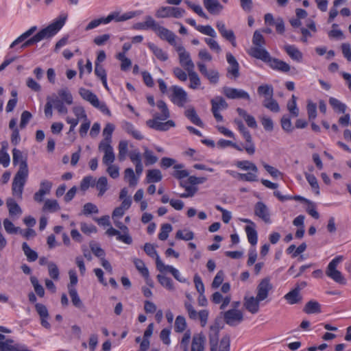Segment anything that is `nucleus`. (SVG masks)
<instances>
[{
  "mask_svg": "<svg viewBox=\"0 0 351 351\" xmlns=\"http://www.w3.org/2000/svg\"><path fill=\"white\" fill-rule=\"evenodd\" d=\"M68 17V14L63 13L60 14L53 23L47 27L39 31L33 37L25 41L21 46V49L37 43L44 39L51 38L63 27Z\"/></svg>",
  "mask_w": 351,
  "mask_h": 351,
  "instance_id": "obj_1",
  "label": "nucleus"
},
{
  "mask_svg": "<svg viewBox=\"0 0 351 351\" xmlns=\"http://www.w3.org/2000/svg\"><path fill=\"white\" fill-rule=\"evenodd\" d=\"M28 169L23 163L21 168L18 170L14 176L12 186V194L19 199L22 198L23 187L28 176Z\"/></svg>",
  "mask_w": 351,
  "mask_h": 351,
  "instance_id": "obj_2",
  "label": "nucleus"
},
{
  "mask_svg": "<svg viewBox=\"0 0 351 351\" xmlns=\"http://www.w3.org/2000/svg\"><path fill=\"white\" fill-rule=\"evenodd\" d=\"M343 260L342 256H338L332 259L328 264L326 274L327 276L332 279L335 282L340 285H346V280L342 275L341 272L337 269V265Z\"/></svg>",
  "mask_w": 351,
  "mask_h": 351,
  "instance_id": "obj_3",
  "label": "nucleus"
},
{
  "mask_svg": "<svg viewBox=\"0 0 351 351\" xmlns=\"http://www.w3.org/2000/svg\"><path fill=\"white\" fill-rule=\"evenodd\" d=\"M184 308L189 319L192 320L199 319L202 327L206 325L209 314L208 310L204 309L197 312L190 302H184Z\"/></svg>",
  "mask_w": 351,
  "mask_h": 351,
  "instance_id": "obj_4",
  "label": "nucleus"
},
{
  "mask_svg": "<svg viewBox=\"0 0 351 351\" xmlns=\"http://www.w3.org/2000/svg\"><path fill=\"white\" fill-rule=\"evenodd\" d=\"M185 14V10L178 7L162 6L156 11L155 16L158 19L173 17L176 19L182 18Z\"/></svg>",
  "mask_w": 351,
  "mask_h": 351,
  "instance_id": "obj_5",
  "label": "nucleus"
},
{
  "mask_svg": "<svg viewBox=\"0 0 351 351\" xmlns=\"http://www.w3.org/2000/svg\"><path fill=\"white\" fill-rule=\"evenodd\" d=\"M172 94L171 96V101L179 107H184L188 101L186 92L178 86L171 87Z\"/></svg>",
  "mask_w": 351,
  "mask_h": 351,
  "instance_id": "obj_6",
  "label": "nucleus"
},
{
  "mask_svg": "<svg viewBox=\"0 0 351 351\" xmlns=\"http://www.w3.org/2000/svg\"><path fill=\"white\" fill-rule=\"evenodd\" d=\"M176 51L179 55L180 64L188 72L190 70L194 69L195 65L193 62L190 54L186 51L184 47L182 45H178L176 47Z\"/></svg>",
  "mask_w": 351,
  "mask_h": 351,
  "instance_id": "obj_7",
  "label": "nucleus"
},
{
  "mask_svg": "<svg viewBox=\"0 0 351 351\" xmlns=\"http://www.w3.org/2000/svg\"><path fill=\"white\" fill-rule=\"evenodd\" d=\"M224 322L230 326H236L243 320V313L238 309H230L223 314Z\"/></svg>",
  "mask_w": 351,
  "mask_h": 351,
  "instance_id": "obj_8",
  "label": "nucleus"
},
{
  "mask_svg": "<svg viewBox=\"0 0 351 351\" xmlns=\"http://www.w3.org/2000/svg\"><path fill=\"white\" fill-rule=\"evenodd\" d=\"M212 104L211 111L217 121H222L223 117L219 112L221 110H226L228 107V103L222 97H216L210 101Z\"/></svg>",
  "mask_w": 351,
  "mask_h": 351,
  "instance_id": "obj_9",
  "label": "nucleus"
},
{
  "mask_svg": "<svg viewBox=\"0 0 351 351\" xmlns=\"http://www.w3.org/2000/svg\"><path fill=\"white\" fill-rule=\"evenodd\" d=\"M226 60L228 63L226 76L230 79H237L240 75L239 64L231 53H226Z\"/></svg>",
  "mask_w": 351,
  "mask_h": 351,
  "instance_id": "obj_10",
  "label": "nucleus"
},
{
  "mask_svg": "<svg viewBox=\"0 0 351 351\" xmlns=\"http://www.w3.org/2000/svg\"><path fill=\"white\" fill-rule=\"evenodd\" d=\"M198 69L201 74L206 78L210 84H215L219 82V73L216 69H208L206 64L202 62L197 63Z\"/></svg>",
  "mask_w": 351,
  "mask_h": 351,
  "instance_id": "obj_11",
  "label": "nucleus"
},
{
  "mask_svg": "<svg viewBox=\"0 0 351 351\" xmlns=\"http://www.w3.org/2000/svg\"><path fill=\"white\" fill-rule=\"evenodd\" d=\"M222 93L227 98L230 99H243L247 101L250 100L248 93L242 89L224 86Z\"/></svg>",
  "mask_w": 351,
  "mask_h": 351,
  "instance_id": "obj_12",
  "label": "nucleus"
},
{
  "mask_svg": "<svg viewBox=\"0 0 351 351\" xmlns=\"http://www.w3.org/2000/svg\"><path fill=\"white\" fill-rule=\"evenodd\" d=\"M273 286L270 282L269 278L262 279L256 287V297L258 299L263 301L266 300L269 295V291L272 289Z\"/></svg>",
  "mask_w": 351,
  "mask_h": 351,
  "instance_id": "obj_13",
  "label": "nucleus"
},
{
  "mask_svg": "<svg viewBox=\"0 0 351 351\" xmlns=\"http://www.w3.org/2000/svg\"><path fill=\"white\" fill-rule=\"evenodd\" d=\"M98 149L104 153L102 162L105 165H109L114 162L115 154L111 143H99Z\"/></svg>",
  "mask_w": 351,
  "mask_h": 351,
  "instance_id": "obj_14",
  "label": "nucleus"
},
{
  "mask_svg": "<svg viewBox=\"0 0 351 351\" xmlns=\"http://www.w3.org/2000/svg\"><path fill=\"white\" fill-rule=\"evenodd\" d=\"M160 119L154 117L152 119H149L146 121V124L150 128L158 131H167L170 128L175 127V122L172 120H168L166 122L160 121Z\"/></svg>",
  "mask_w": 351,
  "mask_h": 351,
  "instance_id": "obj_15",
  "label": "nucleus"
},
{
  "mask_svg": "<svg viewBox=\"0 0 351 351\" xmlns=\"http://www.w3.org/2000/svg\"><path fill=\"white\" fill-rule=\"evenodd\" d=\"M220 327L218 323H215L209 328L208 338L210 351H218V341Z\"/></svg>",
  "mask_w": 351,
  "mask_h": 351,
  "instance_id": "obj_16",
  "label": "nucleus"
},
{
  "mask_svg": "<svg viewBox=\"0 0 351 351\" xmlns=\"http://www.w3.org/2000/svg\"><path fill=\"white\" fill-rule=\"evenodd\" d=\"M261 300L256 296H245L243 298L244 308L252 314H256L260 309Z\"/></svg>",
  "mask_w": 351,
  "mask_h": 351,
  "instance_id": "obj_17",
  "label": "nucleus"
},
{
  "mask_svg": "<svg viewBox=\"0 0 351 351\" xmlns=\"http://www.w3.org/2000/svg\"><path fill=\"white\" fill-rule=\"evenodd\" d=\"M248 53L252 57L261 60L266 63H268L271 58L268 51L263 46L251 47Z\"/></svg>",
  "mask_w": 351,
  "mask_h": 351,
  "instance_id": "obj_18",
  "label": "nucleus"
},
{
  "mask_svg": "<svg viewBox=\"0 0 351 351\" xmlns=\"http://www.w3.org/2000/svg\"><path fill=\"white\" fill-rule=\"evenodd\" d=\"M216 27L223 38L230 42L233 47L237 46L236 37L232 30L227 29L222 21H217Z\"/></svg>",
  "mask_w": 351,
  "mask_h": 351,
  "instance_id": "obj_19",
  "label": "nucleus"
},
{
  "mask_svg": "<svg viewBox=\"0 0 351 351\" xmlns=\"http://www.w3.org/2000/svg\"><path fill=\"white\" fill-rule=\"evenodd\" d=\"M254 214L261 219L264 222H271L270 214L267 206L262 202H258L254 206Z\"/></svg>",
  "mask_w": 351,
  "mask_h": 351,
  "instance_id": "obj_20",
  "label": "nucleus"
},
{
  "mask_svg": "<svg viewBox=\"0 0 351 351\" xmlns=\"http://www.w3.org/2000/svg\"><path fill=\"white\" fill-rule=\"evenodd\" d=\"M157 269L160 272H164L167 271H169L173 275V276L179 282H185L186 281V279L185 278L181 276L178 269H175L172 266L165 265L160 260V258H157Z\"/></svg>",
  "mask_w": 351,
  "mask_h": 351,
  "instance_id": "obj_21",
  "label": "nucleus"
},
{
  "mask_svg": "<svg viewBox=\"0 0 351 351\" xmlns=\"http://www.w3.org/2000/svg\"><path fill=\"white\" fill-rule=\"evenodd\" d=\"M114 225L120 229L123 234L122 236L117 237V239L123 242L125 244L130 245L132 243V238L129 234L128 228L117 218L113 219Z\"/></svg>",
  "mask_w": 351,
  "mask_h": 351,
  "instance_id": "obj_22",
  "label": "nucleus"
},
{
  "mask_svg": "<svg viewBox=\"0 0 351 351\" xmlns=\"http://www.w3.org/2000/svg\"><path fill=\"white\" fill-rule=\"evenodd\" d=\"M156 33L161 39L167 40L170 45H173L175 47L178 46L176 43V36L168 29L160 25Z\"/></svg>",
  "mask_w": 351,
  "mask_h": 351,
  "instance_id": "obj_23",
  "label": "nucleus"
},
{
  "mask_svg": "<svg viewBox=\"0 0 351 351\" xmlns=\"http://www.w3.org/2000/svg\"><path fill=\"white\" fill-rule=\"evenodd\" d=\"M134 16L135 13L133 12H126L122 15H121L119 12H114L110 14L108 16L104 17V19L106 24H107L112 21H115L116 22L125 21L133 18Z\"/></svg>",
  "mask_w": 351,
  "mask_h": 351,
  "instance_id": "obj_24",
  "label": "nucleus"
},
{
  "mask_svg": "<svg viewBox=\"0 0 351 351\" xmlns=\"http://www.w3.org/2000/svg\"><path fill=\"white\" fill-rule=\"evenodd\" d=\"M12 339H5V335L0 333V350L1 351H23L19 345L13 344Z\"/></svg>",
  "mask_w": 351,
  "mask_h": 351,
  "instance_id": "obj_25",
  "label": "nucleus"
},
{
  "mask_svg": "<svg viewBox=\"0 0 351 351\" xmlns=\"http://www.w3.org/2000/svg\"><path fill=\"white\" fill-rule=\"evenodd\" d=\"M203 4L211 14H218L223 9V6L217 0H203Z\"/></svg>",
  "mask_w": 351,
  "mask_h": 351,
  "instance_id": "obj_26",
  "label": "nucleus"
},
{
  "mask_svg": "<svg viewBox=\"0 0 351 351\" xmlns=\"http://www.w3.org/2000/svg\"><path fill=\"white\" fill-rule=\"evenodd\" d=\"M300 287H296L295 289L287 293L285 296V299L289 304H294L301 302L302 297L300 293Z\"/></svg>",
  "mask_w": 351,
  "mask_h": 351,
  "instance_id": "obj_27",
  "label": "nucleus"
},
{
  "mask_svg": "<svg viewBox=\"0 0 351 351\" xmlns=\"http://www.w3.org/2000/svg\"><path fill=\"white\" fill-rule=\"evenodd\" d=\"M267 64L273 69L281 72L287 73L290 70V66L287 63L277 58H271Z\"/></svg>",
  "mask_w": 351,
  "mask_h": 351,
  "instance_id": "obj_28",
  "label": "nucleus"
},
{
  "mask_svg": "<svg viewBox=\"0 0 351 351\" xmlns=\"http://www.w3.org/2000/svg\"><path fill=\"white\" fill-rule=\"evenodd\" d=\"M205 336L202 333L195 335L193 337L191 351H204Z\"/></svg>",
  "mask_w": 351,
  "mask_h": 351,
  "instance_id": "obj_29",
  "label": "nucleus"
},
{
  "mask_svg": "<svg viewBox=\"0 0 351 351\" xmlns=\"http://www.w3.org/2000/svg\"><path fill=\"white\" fill-rule=\"evenodd\" d=\"M285 50L292 60L299 62L302 61V53L294 45H286L285 46Z\"/></svg>",
  "mask_w": 351,
  "mask_h": 351,
  "instance_id": "obj_30",
  "label": "nucleus"
},
{
  "mask_svg": "<svg viewBox=\"0 0 351 351\" xmlns=\"http://www.w3.org/2000/svg\"><path fill=\"white\" fill-rule=\"evenodd\" d=\"M156 106L160 110V113L155 114L154 117L162 121L167 119L170 117V113L166 103L162 100H160L157 101Z\"/></svg>",
  "mask_w": 351,
  "mask_h": 351,
  "instance_id": "obj_31",
  "label": "nucleus"
},
{
  "mask_svg": "<svg viewBox=\"0 0 351 351\" xmlns=\"http://www.w3.org/2000/svg\"><path fill=\"white\" fill-rule=\"evenodd\" d=\"M79 94L83 99L89 102L92 106L97 101V96L90 90L84 88H80L79 89Z\"/></svg>",
  "mask_w": 351,
  "mask_h": 351,
  "instance_id": "obj_32",
  "label": "nucleus"
},
{
  "mask_svg": "<svg viewBox=\"0 0 351 351\" xmlns=\"http://www.w3.org/2000/svg\"><path fill=\"white\" fill-rule=\"evenodd\" d=\"M243 138L245 140L247 144L244 147L246 152L250 155H253L255 152V145L253 143L252 136L250 131L247 130L242 133Z\"/></svg>",
  "mask_w": 351,
  "mask_h": 351,
  "instance_id": "obj_33",
  "label": "nucleus"
},
{
  "mask_svg": "<svg viewBox=\"0 0 351 351\" xmlns=\"http://www.w3.org/2000/svg\"><path fill=\"white\" fill-rule=\"evenodd\" d=\"M184 115L194 124L197 126L202 127L203 123L199 119L193 107L189 108L185 112Z\"/></svg>",
  "mask_w": 351,
  "mask_h": 351,
  "instance_id": "obj_34",
  "label": "nucleus"
},
{
  "mask_svg": "<svg viewBox=\"0 0 351 351\" xmlns=\"http://www.w3.org/2000/svg\"><path fill=\"white\" fill-rule=\"evenodd\" d=\"M303 311L306 314L319 313L322 311L321 306L317 301L310 300L305 304Z\"/></svg>",
  "mask_w": 351,
  "mask_h": 351,
  "instance_id": "obj_35",
  "label": "nucleus"
},
{
  "mask_svg": "<svg viewBox=\"0 0 351 351\" xmlns=\"http://www.w3.org/2000/svg\"><path fill=\"white\" fill-rule=\"evenodd\" d=\"M237 112L241 117H242L244 119L247 125L250 128H257L256 121L253 116L248 114L245 110H243L241 108H237Z\"/></svg>",
  "mask_w": 351,
  "mask_h": 351,
  "instance_id": "obj_36",
  "label": "nucleus"
},
{
  "mask_svg": "<svg viewBox=\"0 0 351 351\" xmlns=\"http://www.w3.org/2000/svg\"><path fill=\"white\" fill-rule=\"evenodd\" d=\"M6 205L8 208L9 214L11 216L19 215L22 213V210L19 204L12 198H8L6 200Z\"/></svg>",
  "mask_w": 351,
  "mask_h": 351,
  "instance_id": "obj_37",
  "label": "nucleus"
},
{
  "mask_svg": "<svg viewBox=\"0 0 351 351\" xmlns=\"http://www.w3.org/2000/svg\"><path fill=\"white\" fill-rule=\"evenodd\" d=\"M114 130V125L110 123H107L103 130V136L104 138L99 143H111L112 134Z\"/></svg>",
  "mask_w": 351,
  "mask_h": 351,
  "instance_id": "obj_38",
  "label": "nucleus"
},
{
  "mask_svg": "<svg viewBox=\"0 0 351 351\" xmlns=\"http://www.w3.org/2000/svg\"><path fill=\"white\" fill-rule=\"evenodd\" d=\"M162 178L161 171L159 169H151L147 171L146 181L147 183L158 182Z\"/></svg>",
  "mask_w": 351,
  "mask_h": 351,
  "instance_id": "obj_39",
  "label": "nucleus"
},
{
  "mask_svg": "<svg viewBox=\"0 0 351 351\" xmlns=\"http://www.w3.org/2000/svg\"><path fill=\"white\" fill-rule=\"evenodd\" d=\"M187 73L191 82L189 87L192 89L198 88L201 85V80L198 74L194 71V69L190 70Z\"/></svg>",
  "mask_w": 351,
  "mask_h": 351,
  "instance_id": "obj_40",
  "label": "nucleus"
},
{
  "mask_svg": "<svg viewBox=\"0 0 351 351\" xmlns=\"http://www.w3.org/2000/svg\"><path fill=\"white\" fill-rule=\"evenodd\" d=\"M235 165L244 171H252L254 172H258V168L254 163L249 160H239L237 161Z\"/></svg>",
  "mask_w": 351,
  "mask_h": 351,
  "instance_id": "obj_41",
  "label": "nucleus"
},
{
  "mask_svg": "<svg viewBox=\"0 0 351 351\" xmlns=\"http://www.w3.org/2000/svg\"><path fill=\"white\" fill-rule=\"evenodd\" d=\"M123 128L126 132L131 134L134 138L137 140H141L143 138V136L141 134V133L137 130L132 123L125 122L123 124Z\"/></svg>",
  "mask_w": 351,
  "mask_h": 351,
  "instance_id": "obj_42",
  "label": "nucleus"
},
{
  "mask_svg": "<svg viewBox=\"0 0 351 351\" xmlns=\"http://www.w3.org/2000/svg\"><path fill=\"white\" fill-rule=\"evenodd\" d=\"M37 29L36 26H33L30 29H29L27 31L22 34L20 36H19L15 40H14L11 45H10V48L12 49L14 48L16 45L19 44L20 43L25 40L26 38H29L30 36H32Z\"/></svg>",
  "mask_w": 351,
  "mask_h": 351,
  "instance_id": "obj_43",
  "label": "nucleus"
},
{
  "mask_svg": "<svg viewBox=\"0 0 351 351\" xmlns=\"http://www.w3.org/2000/svg\"><path fill=\"white\" fill-rule=\"evenodd\" d=\"M12 160L14 165L19 164V169L21 168V165L23 163L25 164L26 167L28 169L26 160L23 159L22 152L16 148L12 149Z\"/></svg>",
  "mask_w": 351,
  "mask_h": 351,
  "instance_id": "obj_44",
  "label": "nucleus"
},
{
  "mask_svg": "<svg viewBox=\"0 0 351 351\" xmlns=\"http://www.w3.org/2000/svg\"><path fill=\"white\" fill-rule=\"evenodd\" d=\"M258 95H263L265 98H270L274 95V88L270 84H263L258 87Z\"/></svg>",
  "mask_w": 351,
  "mask_h": 351,
  "instance_id": "obj_45",
  "label": "nucleus"
},
{
  "mask_svg": "<svg viewBox=\"0 0 351 351\" xmlns=\"http://www.w3.org/2000/svg\"><path fill=\"white\" fill-rule=\"evenodd\" d=\"M184 165L182 164H178L173 166L175 169L173 176L178 180H182L184 178L189 176V172L185 169H183Z\"/></svg>",
  "mask_w": 351,
  "mask_h": 351,
  "instance_id": "obj_46",
  "label": "nucleus"
},
{
  "mask_svg": "<svg viewBox=\"0 0 351 351\" xmlns=\"http://www.w3.org/2000/svg\"><path fill=\"white\" fill-rule=\"evenodd\" d=\"M245 230L247 234L249 243L252 245H255L257 243L258 234L254 227L247 226L245 228Z\"/></svg>",
  "mask_w": 351,
  "mask_h": 351,
  "instance_id": "obj_47",
  "label": "nucleus"
},
{
  "mask_svg": "<svg viewBox=\"0 0 351 351\" xmlns=\"http://www.w3.org/2000/svg\"><path fill=\"white\" fill-rule=\"evenodd\" d=\"M263 105L269 110L278 112L280 110V107L278 102L273 99V97L270 98H265L263 102Z\"/></svg>",
  "mask_w": 351,
  "mask_h": 351,
  "instance_id": "obj_48",
  "label": "nucleus"
},
{
  "mask_svg": "<svg viewBox=\"0 0 351 351\" xmlns=\"http://www.w3.org/2000/svg\"><path fill=\"white\" fill-rule=\"evenodd\" d=\"M60 209L58 202L55 199H47L45 202L43 210L44 211L56 212Z\"/></svg>",
  "mask_w": 351,
  "mask_h": 351,
  "instance_id": "obj_49",
  "label": "nucleus"
},
{
  "mask_svg": "<svg viewBox=\"0 0 351 351\" xmlns=\"http://www.w3.org/2000/svg\"><path fill=\"white\" fill-rule=\"evenodd\" d=\"M51 101L53 106L60 114H66L68 112L67 108L64 106V101L60 100L58 97H51Z\"/></svg>",
  "mask_w": 351,
  "mask_h": 351,
  "instance_id": "obj_50",
  "label": "nucleus"
},
{
  "mask_svg": "<svg viewBox=\"0 0 351 351\" xmlns=\"http://www.w3.org/2000/svg\"><path fill=\"white\" fill-rule=\"evenodd\" d=\"M149 47L158 60L166 61L168 59L167 54L154 44H149Z\"/></svg>",
  "mask_w": 351,
  "mask_h": 351,
  "instance_id": "obj_51",
  "label": "nucleus"
},
{
  "mask_svg": "<svg viewBox=\"0 0 351 351\" xmlns=\"http://www.w3.org/2000/svg\"><path fill=\"white\" fill-rule=\"evenodd\" d=\"M133 262L136 268L141 274V275L146 279H148L149 271L145 267L144 262L138 258H134Z\"/></svg>",
  "mask_w": 351,
  "mask_h": 351,
  "instance_id": "obj_52",
  "label": "nucleus"
},
{
  "mask_svg": "<svg viewBox=\"0 0 351 351\" xmlns=\"http://www.w3.org/2000/svg\"><path fill=\"white\" fill-rule=\"evenodd\" d=\"M329 104L335 111L339 112L344 113L346 110V106L336 98L330 97Z\"/></svg>",
  "mask_w": 351,
  "mask_h": 351,
  "instance_id": "obj_53",
  "label": "nucleus"
},
{
  "mask_svg": "<svg viewBox=\"0 0 351 351\" xmlns=\"http://www.w3.org/2000/svg\"><path fill=\"white\" fill-rule=\"evenodd\" d=\"M22 249L27 256L28 261H35L38 258V254L32 250L27 243L24 242L22 245Z\"/></svg>",
  "mask_w": 351,
  "mask_h": 351,
  "instance_id": "obj_54",
  "label": "nucleus"
},
{
  "mask_svg": "<svg viewBox=\"0 0 351 351\" xmlns=\"http://www.w3.org/2000/svg\"><path fill=\"white\" fill-rule=\"evenodd\" d=\"M125 179L128 180L129 185L130 186H134L138 183V178L135 176V173L132 168H127L125 171Z\"/></svg>",
  "mask_w": 351,
  "mask_h": 351,
  "instance_id": "obj_55",
  "label": "nucleus"
},
{
  "mask_svg": "<svg viewBox=\"0 0 351 351\" xmlns=\"http://www.w3.org/2000/svg\"><path fill=\"white\" fill-rule=\"evenodd\" d=\"M305 178L316 195L319 194V187L316 177L310 173H305Z\"/></svg>",
  "mask_w": 351,
  "mask_h": 351,
  "instance_id": "obj_56",
  "label": "nucleus"
},
{
  "mask_svg": "<svg viewBox=\"0 0 351 351\" xmlns=\"http://www.w3.org/2000/svg\"><path fill=\"white\" fill-rule=\"evenodd\" d=\"M186 327V319L182 315H178L175 321V330L177 332H183Z\"/></svg>",
  "mask_w": 351,
  "mask_h": 351,
  "instance_id": "obj_57",
  "label": "nucleus"
},
{
  "mask_svg": "<svg viewBox=\"0 0 351 351\" xmlns=\"http://www.w3.org/2000/svg\"><path fill=\"white\" fill-rule=\"evenodd\" d=\"M96 188L99 190V195L101 196L108 189V180L104 176L100 177L97 183Z\"/></svg>",
  "mask_w": 351,
  "mask_h": 351,
  "instance_id": "obj_58",
  "label": "nucleus"
},
{
  "mask_svg": "<svg viewBox=\"0 0 351 351\" xmlns=\"http://www.w3.org/2000/svg\"><path fill=\"white\" fill-rule=\"evenodd\" d=\"M296 100L297 97L294 95H293L291 97V99L287 103V108L293 117H298L299 114V110L297 108Z\"/></svg>",
  "mask_w": 351,
  "mask_h": 351,
  "instance_id": "obj_59",
  "label": "nucleus"
},
{
  "mask_svg": "<svg viewBox=\"0 0 351 351\" xmlns=\"http://www.w3.org/2000/svg\"><path fill=\"white\" fill-rule=\"evenodd\" d=\"M128 142L126 141H121L119 143V154L118 158L120 161L125 159L128 153Z\"/></svg>",
  "mask_w": 351,
  "mask_h": 351,
  "instance_id": "obj_60",
  "label": "nucleus"
},
{
  "mask_svg": "<svg viewBox=\"0 0 351 351\" xmlns=\"http://www.w3.org/2000/svg\"><path fill=\"white\" fill-rule=\"evenodd\" d=\"M196 29L203 34L209 36L212 38H215L217 34L214 29L210 25H198L196 27Z\"/></svg>",
  "mask_w": 351,
  "mask_h": 351,
  "instance_id": "obj_61",
  "label": "nucleus"
},
{
  "mask_svg": "<svg viewBox=\"0 0 351 351\" xmlns=\"http://www.w3.org/2000/svg\"><path fill=\"white\" fill-rule=\"evenodd\" d=\"M69 293L71 298L73 304L77 308H82L83 304L77 294V290L75 289L70 288V290H69Z\"/></svg>",
  "mask_w": 351,
  "mask_h": 351,
  "instance_id": "obj_62",
  "label": "nucleus"
},
{
  "mask_svg": "<svg viewBox=\"0 0 351 351\" xmlns=\"http://www.w3.org/2000/svg\"><path fill=\"white\" fill-rule=\"evenodd\" d=\"M144 150L143 156L145 159V165H150L156 163L158 160V158L154 155L153 152L147 147H145Z\"/></svg>",
  "mask_w": 351,
  "mask_h": 351,
  "instance_id": "obj_63",
  "label": "nucleus"
},
{
  "mask_svg": "<svg viewBox=\"0 0 351 351\" xmlns=\"http://www.w3.org/2000/svg\"><path fill=\"white\" fill-rule=\"evenodd\" d=\"M58 95L62 98V101L68 105L73 104L72 95L69 92L66 88H62L58 90Z\"/></svg>",
  "mask_w": 351,
  "mask_h": 351,
  "instance_id": "obj_64",
  "label": "nucleus"
}]
</instances>
